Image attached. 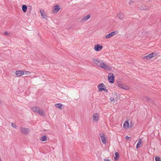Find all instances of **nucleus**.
Masks as SVG:
<instances>
[{
  "instance_id": "11",
  "label": "nucleus",
  "mask_w": 161,
  "mask_h": 161,
  "mask_svg": "<svg viewBox=\"0 0 161 161\" xmlns=\"http://www.w3.org/2000/svg\"><path fill=\"white\" fill-rule=\"evenodd\" d=\"M17 77H19L23 75V70H17L15 71Z\"/></svg>"
},
{
  "instance_id": "7",
  "label": "nucleus",
  "mask_w": 161,
  "mask_h": 161,
  "mask_svg": "<svg viewBox=\"0 0 161 161\" xmlns=\"http://www.w3.org/2000/svg\"><path fill=\"white\" fill-rule=\"evenodd\" d=\"M40 12L41 13V16L42 17L45 19H47V16L45 14L44 12V10L42 9L40 10Z\"/></svg>"
},
{
  "instance_id": "2",
  "label": "nucleus",
  "mask_w": 161,
  "mask_h": 161,
  "mask_svg": "<svg viewBox=\"0 0 161 161\" xmlns=\"http://www.w3.org/2000/svg\"><path fill=\"white\" fill-rule=\"evenodd\" d=\"M114 75L112 73H110L108 75V80L111 83H113L114 80Z\"/></svg>"
},
{
  "instance_id": "35",
  "label": "nucleus",
  "mask_w": 161,
  "mask_h": 161,
  "mask_svg": "<svg viewBox=\"0 0 161 161\" xmlns=\"http://www.w3.org/2000/svg\"><path fill=\"white\" fill-rule=\"evenodd\" d=\"M146 99L148 101H150V99L148 97H146Z\"/></svg>"
},
{
  "instance_id": "21",
  "label": "nucleus",
  "mask_w": 161,
  "mask_h": 161,
  "mask_svg": "<svg viewBox=\"0 0 161 161\" xmlns=\"http://www.w3.org/2000/svg\"><path fill=\"white\" fill-rule=\"evenodd\" d=\"M23 75H29L31 74V72L29 71L23 70Z\"/></svg>"
},
{
  "instance_id": "8",
  "label": "nucleus",
  "mask_w": 161,
  "mask_h": 161,
  "mask_svg": "<svg viewBox=\"0 0 161 161\" xmlns=\"http://www.w3.org/2000/svg\"><path fill=\"white\" fill-rule=\"evenodd\" d=\"M99 119L98 114L97 113L94 114L93 115V120L94 122L97 121Z\"/></svg>"
},
{
  "instance_id": "3",
  "label": "nucleus",
  "mask_w": 161,
  "mask_h": 161,
  "mask_svg": "<svg viewBox=\"0 0 161 161\" xmlns=\"http://www.w3.org/2000/svg\"><path fill=\"white\" fill-rule=\"evenodd\" d=\"M20 130L21 133L24 135L27 134L29 131V129L23 127H21L20 128Z\"/></svg>"
},
{
  "instance_id": "36",
  "label": "nucleus",
  "mask_w": 161,
  "mask_h": 161,
  "mask_svg": "<svg viewBox=\"0 0 161 161\" xmlns=\"http://www.w3.org/2000/svg\"><path fill=\"white\" fill-rule=\"evenodd\" d=\"M104 160L105 161H109V160L108 159H104Z\"/></svg>"
},
{
  "instance_id": "13",
  "label": "nucleus",
  "mask_w": 161,
  "mask_h": 161,
  "mask_svg": "<svg viewBox=\"0 0 161 161\" xmlns=\"http://www.w3.org/2000/svg\"><path fill=\"white\" fill-rule=\"evenodd\" d=\"M90 18V16L89 14H87L86 16H84L81 19L82 21H85L88 19Z\"/></svg>"
},
{
  "instance_id": "37",
  "label": "nucleus",
  "mask_w": 161,
  "mask_h": 161,
  "mask_svg": "<svg viewBox=\"0 0 161 161\" xmlns=\"http://www.w3.org/2000/svg\"><path fill=\"white\" fill-rule=\"evenodd\" d=\"M114 94L115 96H117V93H115Z\"/></svg>"
},
{
  "instance_id": "27",
  "label": "nucleus",
  "mask_w": 161,
  "mask_h": 161,
  "mask_svg": "<svg viewBox=\"0 0 161 161\" xmlns=\"http://www.w3.org/2000/svg\"><path fill=\"white\" fill-rule=\"evenodd\" d=\"M110 99L111 102L114 101L116 99L115 98H113V97H111L110 98Z\"/></svg>"
},
{
  "instance_id": "22",
  "label": "nucleus",
  "mask_w": 161,
  "mask_h": 161,
  "mask_svg": "<svg viewBox=\"0 0 161 161\" xmlns=\"http://www.w3.org/2000/svg\"><path fill=\"white\" fill-rule=\"evenodd\" d=\"M117 34V32H112L110 33V34H111V36L112 37L114 36L115 35Z\"/></svg>"
},
{
  "instance_id": "17",
  "label": "nucleus",
  "mask_w": 161,
  "mask_h": 161,
  "mask_svg": "<svg viewBox=\"0 0 161 161\" xmlns=\"http://www.w3.org/2000/svg\"><path fill=\"white\" fill-rule=\"evenodd\" d=\"M142 143V141L141 139H139L137 143V144L136 148L137 149L138 148L140 147V146L141 145Z\"/></svg>"
},
{
  "instance_id": "14",
  "label": "nucleus",
  "mask_w": 161,
  "mask_h": 161,
  "mask_svg": "<svg viewBox=\"0 0 161 161\" xmlns=\"http://www.w3.org/2000/svg\"><path fill=\"white\" fill-rule=\"evenodd\" d=\"M56 107L60 109H62L64 108V106L63 104L61 103H57L55 105Z\"/></svg>"
},
{
  "instance_id": "16",
  "label": "nucleus",
  "mask_w": 161,
  "mask_h": 161,
  "mask_svg": "<svg viewBox=\"0 0 161 161\" xmlns=\"http://www.w3.org/2000/svg\"><path fill=\"white\" fill-rule=\"evenodd\" d=\"M123 126L124 128L127 129L129 128V124L128 121H125L124 124H123Z\"/></svg>"
},
{
  "instance_id": "12",
  "label": "nucleus",
  "mask_w": 161,
  "mask_h": 161,
  "mask_svg": "<svg viewBox=\"0 0 161 161\" xmlns=\"http://www.w3.org/2000/svg\"><path fill=\"white\" fill-rule=\"evenodd\" d=\"M117 15L118 17L120 19H122L124 17V14L121 12H119L118 13Z\"/></svg>"
},
{
  "instance_id": "15",
  "label": "nucleus",
  "mask_w": 161,
  "mask_h": 161,
  "mask_svg": "<svg viewBox=\"0 0 161 161\" xmlns=\"http://www.w3.org/2000/svg\"><path fill=\"white\" fill-rule=\"evenodd\" d=\"M40 108L37 107H35L32 108L31 109L32 111L38 113L39 111Z\"/></svg>"
},
{
  "instance_id": "34",
  "label": "nucleus",
  "mask_w": 161,
  "mask_h": 161,
  "mask_svg": "<svg viewBox=\"0 0 161 161\" xmlns=\"http://www.w3.org/2000/svg\"><path fill=\"white\" fill-rule=\"evenodd\" d=\"M115 156L119 157V154L117 152H116L115 153Z\"/></svg>"
},
{
  "instance_id": "24",
  "label": "nucleus",
  "mask_w": 161,
  "mask_h": 161,
  "mask_svg": "<svg viewBox=\"0 0 161 161\" xmlns=\"http://www.w3.org/2000/svg\"><path fill=\"white\" fill-rule=\"evenodd\" d=\"M112 36H111V34H110L107 35L106 36H105V38H107V39H108V38H109L111 37Z\"/></svg>"
},
{
  "instance_id": "33",
  "label": "nucleus",
  "mask_w": 161,
  "mask_h": 161,
  "mask_svg": "<svg viewBox=\"0 0 161 161\" xmlns=\"http://www.w3.org/2000/svg\"><path fill=\"white\" fill-rule=\"evenodd\" d=\"M103 91H105L106 92H108V91L107 89L106 88H104V90Z\"/></svg>"
},
{
  "instance_id": "28",
  "label": "nucleus",
  "mask_w": 161,
  "mask_h": 161,
  "mask_svg": "<svg viewBox=\"0 0 161 161\" xmlns=\"http://www.w3.org/2000/svg\"><path fill=\"white\" fill-rule=\"evenodd\" d=\"M144 58H146L147 59H149L151 58L148 55L147 56H146L144 57Z\"/></svg>"
},
{
  "instance_id": "38",
  "label": "nucleus",
  "mask_w": 161,
  "mask_h": 161,
  "mask_svg": "<svg viewBox=\"0 0 161 161\" xmlns=\"http://www.w3.org/2000/svg\"><path fill=\"white\" fill-rule=\"evenodd\" d=\"M0 161H2L1 158H0Z\"/></svg>"
},
{
  "instance_id": "19",
  "label": "nucleus",
  "mask_w": 161,
  "mask_h": 161,
  "mask_svg": "<svg viewBox=\"0 0 161 161\" xmlns=\"http://www.w3.org/2000/svg\"><path fill=\"white\" fill-rule=\"evenodd\" d=\"M38 113L41 115L44 116V115L45 111L42 109H40Z\"/></svg>"
},
{
  "instance_id": "23",
  "label": "nucleus",
  "mask_w": 161,
  "mask_h": 161,
  "mask_svg": "<svg viewBox=\"0 0 161 161\" xmlns=\"http://www.w3.org/2000/svg\"><path fill=\"white\" fill-rule=\"evenodd\" d=\"M154 55H155V54L153 53H151L148 54L150 58H152L153 57H154Z\"/></svg>"
},
{
  "instance_id": "6",
  "label": "nucleus",
  "mask_w": 161,
  "mask_h": 161,
  "mask_svg": "<svg viewBox=\"0 0 161 161\" xmlns=\"http://www.w3.org/2000/svg\"><path fill=\"white\" fill-rule=\"evenodd\" d=\"M105 85L103 83L99 84L98 86V88L100 92H102L104 90Z\"/></svg>"
},
{
  "instance_id": "9",
  "label": "nucleus",
  "mask_w": 161,
  "mask_h": 161,
  "mask_svg": "<svg viewBox=\"0 0 161 161\" xmlns=\"http://www.w3.org/2000/svg\"><path fill=\"white\" fill-rule=\"evenodd\" d=\"M60 9V8L59 6L56 5L53 8V13H57Z\"/></svg>"
},
{
  "instance_id": "18",
  "label": "nucleus",
  "mask_w": 161,
  "mask_h": 161,
  "mask_svg": "<svg viewBox=\"0 0 161 161\" xmlns=\"http://www.w3.org/2000/svg\"><path fill=\"white\" fill-rule=\"evenodd\" d=\"M47 137L46 136H42L40 138V140L41 141L44 142L47 140Z\"/></svg>"
},
{
  "instance_id": "39",
  "label": "nucleus",
  "mask_w": 161,
  "mask_h": 161,
  "mask_svg": "<svg viewBox=\"0 0 161 161\" xmlns=\"http://www.w3.org/2000/svg\"><path fill=\"white\" fill-rule=\"evenodd\" d=\"M144 10H146L147 9L146 8H144V9H143Z\"/></svg>"
},
{
  "instance_id": "31",
  "label": "nucleus",
  "mask_w": 161,
  "mask_h": 161,
  "mask_svg": "<svg viewBox=\"0 0 161 161\" xmlns=\"http://www.w3.org/2000/svg\"><path fill=\"white\" fill-rule=\"evenodd\" d=\"M119 157L115 156L114 158L115 160L116 161V160H118L119 158Z\"/></svg>"
},
{
  "instance_id": "25",
  "label": "nucleus",
  "mask_w": 161,
  "mask_h": 161,
  "mask_svg": "<svg viewBox=\"0 0 161 161\" xmlns=\"http://www.w3.org/2000/svg\"><path fill=\"white\" fill-rule=\"evenodd\" d=\"M155 159V161H161L159 157L158 156L156 157Z\"/></svg>"
},
{
  "instance_id": "32",
  "label": "nucleus",
  "mask_w": 161,
  "mask_h": 161,
  "mask_svg": "<svg viewBox=\"0 0 161 161\" xmlns=\"http://www.w3.org/2000/svg\"><path fill=\"white\" fill-rule=\"evenodd\" d=\"M130 137L128 136H126L125 137V139L126 140L128 141L129 140V139Z\"/></svg>"
},
{
  "instance_id": "5",
  "label": "nucleus",
  "mask_w": 161,
  "mask_h": 161,
  "mask_svg": "<svg viewBox=\"0 0 161 161\" xmlns=\"http://www.w3.org/2000/svg\"><path fill=\"white\" fill-rule=\"evenodd\" d=\"M103 47L102 46L98 44L94 46V49L96 51H99L102 49Z\"/></svg>"
},
{
  "instance_id": "4",
  "label": "nucleus",
  "mask_w": 161,
  "mask_h": 161,
  "mask_svg": "<svg viewBox=\"0 0 161 161\" xmlns=\"http://www.w3.org/2000/svg\"><path fill=\"white\" fill-rule=\"evenodd\" d=\"M118 86L119 88L124 90H128L130 89L129 86L121 83H119Z\"/></svg>"
},
{
  "instance_id": "30",
  "label": "nucleus",
  "mask_w": 161,
  "mask_h": 161,
  "mask_svg": "<svg viewBox=\"0 0 161 161\" xmlns=\"http://www.w3.org/2000/svg\"><path fill=\"white\" fill-rule=\"evenodd\" d=\"M134 3V2L132 0H130V1L129 2V3L130 4H132Z\"/></svg>"
},
{
  "instance_id": "20",
  "label": "nucleus",
  "mask_w": 161,
  "mask_h": 161,
  "mask_svg": "<svg viewBox=\"0 0 161 161\" xmlns=\"http://www.w3.org/2000/svg\"><path fill=\"white\" fill-rule=\"evenodd\" d=\"M27 7L25 5H23L22 6V10L24 12H25L27 10Z\"/></svg>"
},
{
  "instance_id": "26",
  "label": "nucleus",
  "mask_w": 161,
  "mask_h": 161,
  "mask_svg": "<svg viewBox=\"0 0 161 161\" xmlns=\"http://www.w3.org/2000/svg\"><path fill=\"white\" fill-rule=\"evenodd\" d=\"M12 127L14 128H16L17 127V126L14 123H12L11 124Z\"/></svg>"
},
{
  "instance_id": "10",
  "label": "nucleus",
  "mask_w": 161,
  "mask_h": 161,
  "mask_svg": "<svg viewBox=\"0 0 161 161\" xmlns=\"http://www.w3.org/2000/svg\"><path fill=\"white\" fill-rule=\"evenodd\" d=\"M100 136L101 138V140L103 143L104 144H106V141L104 135L103 134H100Z\"/></svg>"
},
{
  "instance_id": "1",
  "label": "nucleus",
  "mask_w": 161,
  "mask_h": 161,
  "mask_svg": "<svg viewBox=\"0 0 161 161\" xmlns=\"http://www.w3.org/2000/svg\"><path fill=\"white\" fill-rule=\"evenodd\" d=\"M93 63L98 67L105 69L107 70H111V67L98 58H94L92 60Z\"/></svg>"
},
{
  "instance_id": "29",
  "label": "nucleus",
  "mask_w": 161,
  "mask_h": 161,
  "mask_svg": "<svg viewBox=\"0 0 161 161\" xmlns=\"http://www.w3.org/2000/svg\"><path fill=\"white\" fill-rule=\"evenodd\" d=\"M4 33L7 36H8L9 35V34H10V33L8 32V31H5L4 32Z\"/></svg>"
}]
</instances>
